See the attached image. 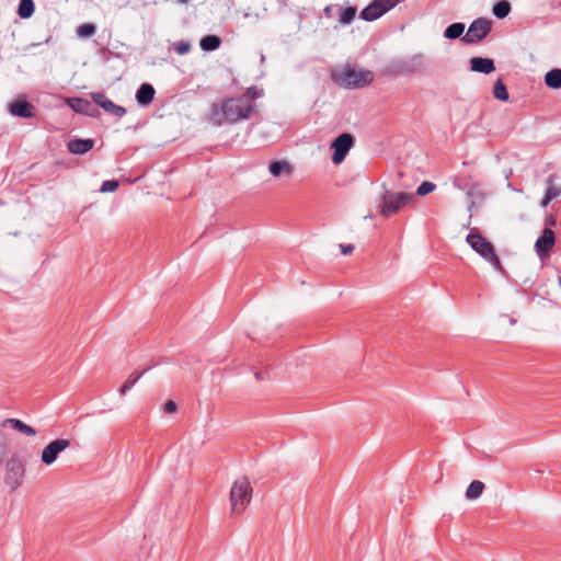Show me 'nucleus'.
Instances as JSON below:
<instances>
[{
    "mask_svg": "<svg viewBox=\"0 0 561 561\" xmlns=\"http://www.w3.org/2000/svg\"><path fill=\"white\" fill-rule=\"evenodd\" d=\"M354 146V137L348 133H343L339 135L331 145V148L334 150L332 154V162L334 164H340L344 161L347 152Z\"/></svg>",
    "mask_w": 561,
    "mask_h": 561,
    "instance_id": "8",
    "label": "nucleus"
},
{
    "mask_svg": "<svg viewBox=\"0 0 561 561\" xmlns=\"http://www.w3.org/2000/svg\"><path fill=\"white\" fill-rule=\"evenodd\" d=\"M163 411L165 413H173L176 411V403L172 400H169L163 405Z\"/></svg>",
    "mask_w": 561,
    "mask_h": 561,
    "instance_id": "35",
    "label": "nucleus"
},
{
    "mask_svg": "<svg viewBox=\"0 0 561 561\" xmlns=\"http://www.w3.org/2000/svg\"><path fill=\"white\" fill-rule=\"evenodd\" d=\"M24 466L19 458L12 457L7 461L4 483L11 492L15 491L21 485L24 479Z\"/></svg>",
    "mask_w": 561,
    "mask_h": 561,
    "instance_id": "6",
    "label": "nucleus"
},
{
    "mask_svg": "<svg viewBox=\"0 0 561 561\" xmlns=\"http://www.w3.org/2000/svg\"><path fill=\"white\" fill-rule=\"evenodd\" d=\"M554 179H556L554 174H550L547 178L546 182L548 184V188L546 190L545 197L540 202V206L542 208H546L551 201H553L554 198L561 196V187H558V186L553 185Z\"/></svg>",
    "mask_w": 561,
    "mask_h": 561,
    "instance_id": "17",
    "label": "nucleus"
},
{
    "mask_svg": "<svg viewBox=\"0 0 561 561\" xmlns=\"http://www.w3.org/2000/svg\"><path fill=\"white\" fill-rule=\"evenodd\" d=\"M35 10L33 0H20L18 14L22 19H28L33 15Z\"/></svg>",
    "mask_w": 561,
    "mask_h": 561,
    "instance_id": "23",
    "label": "nucleus"
},
{
    "mask_svg": "<svg viewBox=\"0 0 561 561\" xmlns=\"http://www.w3.org/2000/svg\"><path fill=\"white\" fill-rule=\"evenodd\" d=\"M466 240L473 251L489 262L496 271L503 273V266L491 242L478 232H470Z\"/></svg>",
    "mask_w": 561,
    "mask_h": 561,
    "instance_id": "5",
    "label": "nucleus"
},
{
    "mask_svg": "<svg viewBox=\"0 0 561 561\" xmlns=\"http://www.w3.org/2000/svg\"><path fill=\"white\" fill-rule=\"evenodd\" d=\"M340 248L344 255H348L354 251V245L352 244H341Z\"/></svg>",
    "mask_w": 561,
    "mask_h": 561,
    "instance_id": "36",
    "label": "nucleus"
},
{
    "mask_svg": "<svg viewBox=\"0 0 561 561\" xmlns=\"http://www.w3.org/2000/svg\"><path fill=\"white\" fill-rule=\"evenodd\" d=\"M118 187V182L115 180H107L102 183L101 192H115Z\"/></svg>",
    "mask_w": 561,
    "mask_h": 561,
    "instance_id": "34",
    "label": "nucleus"
},
{
    "mask_svg": "<svg viewBox=\"0 0 561 561\" xmlns=\"http://www.w3.org/2000/svg\"><path fill=\"white\" fill-rule=\"evenodd\" d=\"M491 31V21L485 18L474 20L461 41L467 44H477L488 36Z\"/></svg>",
    "mask_w": 561,
    "mask_h": 561,
    "instance_id": "7",
    "label": "nucleus"
},
{
    "mask_svg": "<svg viewBox=\"0 0 561 561\" xmlns=\"http://www.w3.org/2000/svg\"><path fill=\"white\" fill-rule=\"evenodd\" d=\"M492 12L497 19H504L511 12V3L506 0L499 1L493 5Z\"/></svg>",
    "mask_w": 561,
    "mask_h": 561,
    "instance_id": "25",
    "label": "nucleus"
},
{
    "mask_svg": "<svg viewBox=\"0 0 561 561\" xmlns=\"http://www.w3.org/2000/svg\"><path fill=\"white\" fill-rule=\"evenodd\" d=\"M356 13V7H347L346 9L342 10L340 14V23L343 25L351 24L354 21Z\"/></svg>",
    "mask_w": 561,
    "mask_h": 561,
    "instance_id": "28",
    "label": "nucleus"
},
{
    "mask_svg": "<svg viewBox=\"0 0 561 561\" xmlns=\"http://www.w3.org/2000/svg\"><path fill=\"white\" fill-rule=\"evenodd\" d=\"M470 69L474 72L489 75L495 69V66L491 58L472 57L470 59Z\"/></svg>",
    "mask_w": 561,
    "mask_h": 561,
    "instance_id": "15",
    "label": "nucleus"
},
{
    "mask_svg": "<svg viewBox=\"0 0 561 561\" xmlns=\"http://www.w3.org/2000/svg\"><path fill=\"white\" fill-rule=\"evenodd\" d=\"M333 80L346 89H359L371 83L374 75L370 70H356L346 67L343 70L332 73Z\"/></svg>",
    "mask_w": 561,
    "mask_h": 561,
    "instance_id": "3",
    "label": "nucleus"
},
{
    "mask_svg": "<svg viewBox=\"0 0 561 561\" xmlns=\"http://www.w3.org/2000/svg\"><path fill=\"white\" fill-rule=\"evenodd\" d=\"M255 377H256V379L261 378L260 374H257V373L255 374Z\"/></svg>",
    "mask_w": 561,
    "mask_h": 561,
    "instance_id": "42",
    "label": "nucleus"
},
{
    "mask_svg": "<svg viewBox=\"0 0 561 561\" xmlns=\"http://www.w3.org/2000/svg\"><path fill=\"white\" fill-rule=\"evenodd\" d=\"M436 185L430 181H424L422 182L417 190H416V194L420 195V196H425L430 193H432L434 190H435Z\"/></svg>",
    "mask_w": 561,
    "mask_h": 561,
    "instance_id": "31",
    "label": "nucleus"
},
{
    "mask_svg": "<svg viewBox=\"0 0 561 561\" xmlns=\"http://www.w3.org/2000/svg\"><path fill=\"white\" fill-rule=\"evenodd\" d=\"M485 485L483 482L479 480H473L466 491V499L467 500H476L479 496H481Z\"/></svg>",
    "mask_w": 561,
    "mask_h": 561,
    "instance_id": "22",
    "label": "nucleus"
},
{
    "mask_svg": "<svg viewBox=\"0 0 561 561\" xmlns=\"http://www.w3.org/2000/svg\"><path fill=\"white\" fill-rule=\"evenodd\" d=\"M7 424H10L12 428L25 434L26 436H34L36 434V431L32 426L25 424L21 420L7 419L3 422V425H7Z\"/></svg>",
    "mask_w": 561,
    "mask_h": 561,
    "instance_id": "20",
    "label": "nucleus"
},
{
    "mask_svg": "<svg viewBox=\"0 0 561 561\" xmlns=\"http://www.w3.org/2000/svg\"><path fill=\"white\" fill-rule=\"evenodd\" d=\"M556 236L553 230L546 228L542 234L537 239L535 243V250L540 259H545L549 255L550 250L554 245Z\"/></svg>",
    "mask_w": 561,
    "mask_h": 561,
    "instance_id": "13",
    "label": "nucleus"
},
{
    "mask_svg": "<svg viewBox=\"0 0 561 561\" xmlns=\"http://www.w3.org/2000/svg\"><path fill=\"white\" fill-rule=\"evenodd\" d=\"M174 50L179 55H185L191 50V44H190V42H186V41H180L175 44Z\"/></svg>",
    "mask_w": 561,
    "mask_h": 561,
    "instance_id": "33",
    "label": "nucleus"
},
{
    "mask_svg": "<svg viewBox=\"0 0 561 561\" xmlns=\"http://www.w3.org/2000/svg\"><path fill=\"white\" fill-rule=\"evenodd\" d=\"M254 110L255 105L243 96L229 98L220 103H213L207 119L216 126H221L225 122L234 124L249 119Z\"/></svg>",
    "mask_w": 561,
    "mask_h": 561,
    "instance_id": "1",
    "label": "nucleus"
},
{
    "mask_svg": "<svg viewBox=\"0 0 561 561\" xmlns=\"http://www.w3.org/2000/svg\"><path fill=\"white\" fill-rule=\"evenodd\" d=\"M545 83L550 89H560L561 88V69L554 68L548 71L545 76Z\"/></svg>",
    "mask_w": 561,
    "mask_h": 561,
    "instance_id": "21",
    "label": "nucleus"
},
{
    "mask_svg": "<svg viewBox=\"0 0 561 561\" xmlns=\"http://www.w3.org/2000/svg\"><path fill=\"white\" fill-rule=\"evenodd\" d=\"M391 10V3L388 0H373L366 8H364L359 18L367 22H373L385 13Z\"/></svg>",
    "mask_w": 561,
    "mask_h": 561,
    "instance_id": "9",
    "label": "nucleus"
},
{
    "mask_svg": "<svg viewBox=\"0 0 561 561\" xmlns=\"http://www.w3.org/2000/svg\"><path fill=\"white\" fill-rule=\"evenodd\" d=\"M181 3H187L190 0H178Z\"/></svg>",
    "mask_w": 561,
    "mask_h": 561,
    "instance_id": "40",
    "label": "nucleus"
},
{
    "mask_svg": "<svg viewBox=\"0 0 561 561\" xmlns=\"http://www.w3.org/2000/svg\"><path fill=\"white\" fill-rule=\"evenodd\" d=\"M149 368L147 369H144L140 373H134L131 374L127 380L124 382V385L121 387L119 389V392L121 394H126L134 386L135 383L142 377V375L148 370Z\"/></svg>",
    "mask_w": 561,
    "mask_h": 561,
    "instance_id": "26",
    "label": "nucleus"
},
{
    "mask_svg": "<svg viewBox=\"0 0 561 561\" xmlns=\"http://www.w3.org/2000/svg\"><path fill=\"white\" fill-rule=\"evenodd\" d=\"M71 106L78 113L93 115L92 113L89 112V110L91 107V103L87 100L75 99L73 103H71Z\"/></svg>",
    "mask_w": 561,
    "mask_h": 561,
    "instance_id": "29",
    "label": "nucleus"
},
{
    "mask_svg": "<svg viewBox=\"0 0 561 561\" xmlns=\"http://www.w3.org/2000/svg\"><path fill=\"white\" fill-rule=\"evenodd\" d=\"M8 111L12 116L21 118L35 117V106L31 104L25 96H20L8 105Z\"/></svg>",
    "mask_w": 561,
    "mask_h": 561,
    "instance_id": "11",
    "label": "nucleus"
},
{
    "mask_svg": "<svg viewBox=\"0 0 561 561\" xmlns=\"http://www.w3.org/2000/svg\"><path fill=\"white\" fill-rule=\"evenodd\" d=\"M70 446V440L65 438H57L50 442L42 451L41 459L45 465L54 463L58 455Z\"/></svg>",
    "mask_w": 561,
    "mask_h": 561,
    "instance_id": "10",
    "label": "nucleus"
},
{
    "mask_svg": "<svg viewBox=\"0 0 561 561\" xmlns=\"http://www.w3.org/2000/svg\"><path fill=\"white\" fill-rule=\"evenodd\" d=\"M332 8H333L332 5H327V7L324 8V14H325L327 16H331Z\"/></svg>",
    "mask_w": 561,
    "mask_h": 561,
    "instance_id": "37",
    "label": "nucleus"
},
{
    "mask_svg": "<svg viewBox=\"0 0 561 561\" xmlns=\"http://www.w3.org/2000/svg\"><path fill=\"white\" fill-rule=\"evenodd\" d=\"M263 95V91L259 90L256 87L252 85L245 90V93L242 95L250 103H253L256 99Z\"/></svg>",
    "mask_w": 561,
    "mask_h": 561,
    "instance_id": "30",
    "label": "nucleus"
},
{
    "mask_svg": "<svg viewBox=\"0 0 561 561\" xmlns=\"http://www.w3.org/2000/svg\"><path fill=\"white\" fill-rule=\"evenodd\" d=\"M413 197L410 193L391 192L387 188L386 184H382V192L379 195V213L385 218H388L397 214Z\"/></svg>",
    "mask_w": 561,
    "mask_h": 561,
    "instance_id": "2",
    "label": "nucleus"
},
{
    "mask_svg": "<svg viewBox=\"0 0 561 561\" xmlns=\"http://www.w3.org/2000/svg\"><path fill=\"white\" fill-rule=\"evenodd\" d=\"M91 99L96 105L114 116L123 117L126 114L125 107L113 103L103 92L91 93Z\"/></svg>",
    "mask_w": 561,
    "mask_h": 561,
    "instance_id": "12",
    "label": "nucleus"
},
{
    "mask_svg": "<svg viewBox=\"0 0 561 561\" xmlns=\"http://www.w3.org/2000/svg\"><path fill=\"white\" fill-rule=\"evenodd\" d=\"M154 88L150 83H142L136 92V101L139 105H149L154 98Z\"/></svg>",
    "mask_w": 561,
    "mask_h": 561,
    "instance_id": "16",
    "label": "nucleus"
},
{
    "mask_svg": "<svg viewBox=\"0 0 561 561\" xmlns=\"http://www.w3.org/2000/svg\"><path fill=\"white\" fill-rule=\"evenodd\" d=\"M268 170L270 173L275 178L280 176L283 174L290 175L293 172L291 165L284 160L271 162Z\"/></svg>",
    "mask_w": 561,
    "mask_h": 561,
    "instance_id": "18",
    "label": "nucleus"
},
{
    "mask_svg": "<svg viewBox=\"0 0 561 561\" xmlns=\"http://www.w3.org/2000/svg\"><path fill=\"white\" fill-rule=\"evenodd\" d=\"M473 205H474V202H471V205H470V207H469V210H471V208L473 207Z\"/></svg>",
    "mask_w": 561,
    "mask_h": 561,
    "instance_id": "41",
    "label": "nucleus"
},
{
    "mask_svg": "<svg viewBox=\"0 0 561 561\" xmlns=\"http://www.w3.org/2000/svg\"><path fill=\"white\" fill-rule=\"evenodd\" d=\"M465 24L460 22L448 25L444 32V36L448 39H456L463 34Z\"/></svg>",
    "mask_w": 561,
    "mask_h": 561,
    "instance_id": "24",
    "label": "nucleus"
},
{
    "mask_svg": "<svg viewBox=\"0 0 561 561\" xmlns=\"http://www.w3.org/2000/svg\"><path fill=\"white\" fill-rule=\"evenodd\" d=\"M94 146L93 139H81V138H73L70 139L67 144L68 150L73 154H83L88 151H90Z\"/></svg>",
    "mask_w": 561,
    "mask_h": 561,
    "instance_id": "14",
    "label": "nucleus"
},
{
    "mask_svg": "<svg viewBox=\"0 0 561 561\" xmlns=\"http://www.w3.org/2000/svg\"><path fill=\"white\" fill-rule=\"evenodd\" d=\"M96 31V27L94 24L85 23L79 26L78 34L82 37L92 36Z\"/></svg>",
    "mask_w": 561,
    "mask_h": 561,
    "instance_id": "32",
    "label": "nucleus"
},
{
    "mask_svg": "<svg viewBox=\"0 0 561 561\" xmlns=\"http://www.w3.org/2000/svg\"><path fill=\"white\" fill-rule=\"evenodd\" d=\"M493 95L500 101H508L510 94L502 79H499L493 87Z\"/></svg>",
    "mask_w": 561,
    "mask_h": 561,
    "instance_id": "27",
    "label": "nucleus"
},
{
    "mask_svg": "<svg viewBox=\"0 0 561 561\" xmlns=\"http://www.w3.org/2000/svg\"><path fill=\"white\" fill-rule=\"evenodd\" d=\"M4 451V446L3 444L0 442V456L3 454Z\"/></svg>",
    "mask_w": 561,
    "mask_h": 561,
    "instance_id": "38",
    "label": "nucleus"
},
{
    "mask_svg": "<svg viewBox=\"0 0 561 561\" xmlns=\"http://www.w3.org/2000/svg\"><path fill=\"white\" fill-rule=\"evenodd\" d=\"M252 499V486L248 478L243 477L234 481L230 491L231 514L243 513Z\"/></svg>",
    "mask_w": 561,
    "mask_h": 561,
    "instance_id": "4",
    "label": "nucleus"
},
{
    "mask_svg": "<svg viewBox=\"0 0 561 561\" xmlns=\"http://www.w3.org/2000/svg\"><path fill=\"white\" fill-rule=\"evenodd\" d=\"M220 45L221 38L217 35H206L199 42L201 49L204 51H214L218 49Z\"/></svg>",
    "mask_w": 561,
    "mask_h": 561,
    "instance_id": "19",
    "label": "nucleus"
},
{
    "mask_svg": "<svg viewBox=\"0 0 561 561\" xmlns=\"http://www.w3.org/2000/svg\"><path fill=\"white\" fill-rule=\"evenodd\" d=\"M454 185L458 188H461V186L458 184L457 180H455Z\"/></svg>",
    "mask_w": 561,
    "mask_h": 561,
    "instance_id": "39",
    "label": "nucleus"
}]
</instances>
